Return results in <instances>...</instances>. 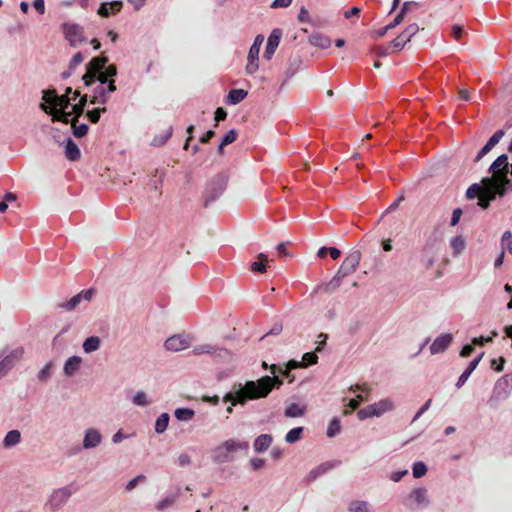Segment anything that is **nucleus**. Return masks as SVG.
Returning <instances> with one entry per match:
<instances>
[{
    "label": "nucleus",
    "instance_id": "obj_52",
    "mask_svg": "<svg viewBox=\"0 0 512 512\" xmlns=\"http://www.w3.org/2000/svg\"><path fill=\"white\" fill-rule=\"evenodd\" d=\"M350 512H367V502L365 501H352L349 505Z\"/></svg>",
    "mask_w": 512,
    "mask_h": 512
},
{
    "label": "nucleus",
    "instance_id": "obj_23",
    "mask_svg": "<svg viewBox=\"0 0 512 512\" xmlns=\"http://www.w3.org/2000/svg\"><path fill=\"white\" fill-rule=\"evenodd\" d=\"M109 100V96L105 91V86L98 84L92 91L90 96L91 104H106Z\"/></svg>",
    "mask_w": 512,
    "mask_h": 512
},
{
    "label": "nucleus",
    "instance_id": "obj_47",
    "mask_svg": "<svg viewBox=\"0 0 512 512\" xmlns=\"http://www.w3.org/2000/svg\"><path fill=\"white\" fill-rule=\"evenodd\" d=\"M332 467L330 463H323L318 468L312 470L308 475L309 481H314L320 474H323Z\"/></svg>",
    "mask_w": 512,
    "mask_h": 512
},
{
    "label": "nucleus",
    "instance_id": "obj_29",
    "mask_svg": "<svg viewBox=\"0 0 512 512\" xmlns=\"http://www.w3.org/2000/svg\"><path fill=\"white\" fill-rule=\"evenodd\" d=\"M82 359L78 356H72L65 362L64 373L66 376H72L79 369Z\"/></svg>",
    "mask_w": 512,
    "mask_h": 512
},
{
    "label": "nucleus",
    "instance_id": "obj_19",
    "mask_svg": "<svg viewBox=\"0 0 512 512\" xmlns=\"http://www.w3.org/2000/svg\"><path fill=\"white\" fill-rule=\"evenodd\" d=\"M123 7L122 1L104 2L97 10V14L101 17L107 18L111 15H116Z\"/></svg>",
    "mask_w": 512,
    "mask_h": 512
},
{
    "label": "nucleus",
    "instance_id": "obj_59",
    "mask_svg": "<svg viewBox=\"0 0 512 512\" xmlns=\"http://www.w3.org/2000/svg\"><path fill=\"white\" fill-rule=\"evenodd\" d=\"M504 136V131L503 130H498L496 131L491 137L490 139L488 140V142L486 143L490 148H493L494 146H496L500 140L502 139V137Z\"/></svg>",
    "mask_w": 512,
    "mask_h": 512
},
{
    "label": "nucleus",
    "instance_id": "obj_12",
    "mask_svg": "<svg viewBox=\"0 0 512 512\" xmlns=\"http://www.w3.org/2000/svg\"><path fill=\"white\" fill-rule=\"evenodd\" d=\"M191 345V339L188 335L177 334L169 337L164 346L168 351L178 352L188 348Z\"/></svg>",
    "mask_w": 512,
    "mask_h": 512
},
{
    "label": "nucleus",
    "instance_id": "obj_56",
    "mask_svg": "<svg viewBox=\"0 0 512 512\" xmlns=\"http://www.w3.org/2000/svg\"><path fill=\"white\" fill-rule=\"evenodd\" d=\"M238 132L236 129L229 130L222 139V146H227L236 141Z\"/></svg>",
    "mask_w": 512,
    "mask_h": 512
},
{
    "label": "nucleus",
    "instance_id": "obj_25",
    "mask_svg": "<svg viewBox=\"0 0 512 512\" xmlns=\"http://www.w3.org/2000/svg\"><path fill=\"white\" fill-rule=\"evenodd\" d=\"M486 196V186L478 183L472 184L466 191V197L468 199H474L478 198V201L480 199H483Z\"/></svg>",
    "mask_w": 512,
    "mask_h": 512
},
{
    "label": "nucleus",
    "instance_id": "obj_33",
    "mask_svg": "<svg viewBox=\"0 0 512 512\" xmlns=\"http://www.w3.org/2000/svg\"><path fill=\"white\" fill-rule=\"evenodd\" d=\"M450 247L453 249V255L461 254L466 248V242L463 236H455L450 240Z\"/></svg>",
    "mask_w": 512,
    "mask_h": 512
},
{
    "label": "nucleus",
    "instance_id": "obj_42",
    "mask_svg": "<svg viewBox=\"0 0 512 512\" xmlns=\"http://www.w3.org/2000/svg\"><path fill=\"white\" fill-rule=\"evenodd\" d=\"M304 411V407H300L298 404L292 403L285 409V416L291 418L299 417L304 414Z\"/></svg>",
    "mask_w": 512,
    "mask_h": 512
},
{
    "label": "nucleus",
    "instance_id": "obj_3",
    "mask_svg": "<svg viewBox=\"0 0 512 512\" xmlns=\"http://www.w3.org/2000/svg\"><path fill=\"white\" fill-rule=\"evenodd\" d=\"M360 247L365 256L372 257L375 261L379 260L384 250V235L381 229L368 232L362 238Z\"/></svg>",
    "mask_w": 512,
    "mask_h": 512
},
{
    "label": "nucleus",
    "instance_id": "obj_27",
    "mask_svg": "<svg viewBox=\"0 0 512 512\" xmlns=\"http://www.w3.org/2000/svg\"><path fill=\"white\" fill-rule=\"evenodd\" d=\"M268 261H269V259H268V256L266 254L259 253L258 256H257V261H253L250 264L251 271L252 272H257V273H264V272H266Z\"/></svg>",
    "mask_w": 512,
    "mask_h": 512
},
{
    "label": "nucleus",
    "instance_id": "obj_21",
    "mask_svg": "<svg viewBox=\"0 0 512 512\" xmlns=\"http://www.w3.org/2000/svg\"><path fill=\"white\" fill-rule=\"evenodd\" d=\"M102 441L101 433L94 429L89 428L86 430L84 439H83V447L85 449H91L97 447Z\"/></svg>",
    "mask_w": 512,
    "mask_h": 512
},
{
    "label": "nucleus",
    "instance_id": "obj_63",
    "mask_svg": "<svg viewBox=\"0 0 512 512\" xmlns=\"http://www.w3.org/2000/svg\"><path fill=\"white\" fill-rule=\"evenodd\" d=\"M463 33H464V30H463L462 26H460L458 24H454L452 26L451 35L455 40H459L462 37Z\"/></svg>",
    "mask_w": 512,
    "mask_h": 512
},
{
    "label": "nucleus",
    "instance_id": "obj_2",
    "mask_svg": "<svg viewBox=\"0 0 512 512\" xmlns=\"http://www.w3.org/2000/svg\"><path fill=\"white\" fill-rule=\"evenodd\" d=\"M360 260L361 252L359 250H354L350 252L343 260L336 275L325 285L324 290L326 292H332L335 289H337L340 286L343 278L356 271L360 263Z\"/></svg>",
    "mask_w": 512,
    "mask_h": 512
},
{
    "label": "nucleus",
    "instance_id": "obj_57",
    "mask_svg": "<svg viewBox=\"0 0 512 512\" xmlns=\"http://www.w3.org/2000/svg\"><path fill=\"white\" fill-rule=\"evenodd\" d=\"M363 400H367V396H365V397H364L362 394H358V395H357V399H351V400L349 401V403H348V407H350V409H351V410H350V411L345 410V411H344V414H346V415H347V414L352 413V411H354L355 409H357V408H358V406H359V402H360V401H363Z\"/></svg>",
    "mask_w": 512,
    "mask_h": 512
},
{
    "label": "nucleus",
    "instance_id": "obj_30",
    "mask_svg": "<svg viewBox=\"0 0 512 512\" xmlns=\"http://www.w3.org/2000/svg\"><path fill=\"white\" fill-rule=\"evenodd\" d=\"M301 364L296 360H290L285 367H278L276 372L281 374L282 376L288 378L289 383L294 381V376L290 375V371L296 368H299Z\"/></svg>",
    "mask_w": 512,
    "mask_h": 512
},
{
    "label": "nucleus",
    "instance_id": "obj_10",
    "mask_svg": "<svg viewBox=\"0 0 512 512\" xmlns=\"http://www.w3.org/2000/svg\"><path fill=\"white\" fill-rule=\"evenodd\" d=\"M429 504L427 490L425 488H416L410 492L405 499V505L412 510H417Z\"/></svg>",
    "mask_w": 512,
    "mask_h": 512
},
{
    "label": "nucleus",
    "instance_id": "obj_7",
    "mask_svg": "<svg viewBox=\"0 0 512 512\" xmlns=\"http://www.w3.org/2000/svg\"><path fill=\"white\" fill-rule=\"evenodd\" d=\"M72 93V88L68 87L65 91L64 95H57L56 90H44L43 91V101L45 104H49L51 108L60 107L62 109L68 108L70 105L69 94Z\"/></svg>",
    "mask_w": 512,
    "mask_h": 512
},
{
    "label": "nucleus",
    "instance_id": "obj_54",
    "mask_svg": "<svg viewBox=\"0 0 512 512\" xmlns=\"http://www.w3.org/2000/svg\"><path fill=\"white\" fill-rule=\"evenodd\" d=\"M103 112H106V108L105 107H102V108H95L93 110H88L86 112V115L87 117L89 118V120L92 122V123H97L100 119V116H101V113Z\"/></svg>",
    "mask_w": 512,
    "mask_h": 512
},
{
    "label": "nucleus",
    "instance_id": "obj_43",
    "mask_svg": "<svg viewBox=\"0 0 512 512\" xmlns=\"http://www.w3.org/2000/svg\"><path fill=\"white\" fill-rule=\"evenodd\" d=\"M178 497H179V490H177L175 493H173L171 495L166 496L164 499L159 501V503L157 504V508L160 510H163V509H166V508L172 506Z\"/></svg>",
    "mask_w": 512,
    "mask_h": 512
},
{
    "label": "nucleus",
    "instance_id": "obj_13",
    "mask_svg": "<svg viewBox=\"0 0 512 512\" xmlns=\"http://www.w3.org/2000/svg\"><path fill=\"white\" fill-rule=\"evenodd\" d=\"M71 496V490L68 487H63L55 490L50 496L46 507L52 511H55L61 507Z\"/></svg>",
    "mask_w": 512,
    "mask_h": 512
},
{
    "label": "nucleus",
    "instance_id": "obj_32",
    "mask_svg": "<svg viewBox=\"0 0 512 512\" xmlns=\"http://www.w3.org/2000/svg\"><path fill=\"white\" fill-rule=\"evenodd\" d=\"M248 92L243 89H231L227 95V102L232 105H236L243 101Z\"/></svg>",
    "mask_w": 512,
    "mask_h": 512
},
{
    "label": "nucleus",
    "instance_id": "obj_16",
    "mask_svg": "<svg viewBox=\"0 0 512 512\" xmlns=\"http://www.w3.org/2000/svg\"><path fill=\"white\" fill-rule=\"evenodd\" d=\"M94 294L95 289L93 288L83 290L79 294L73 296L68 302L59 304V307L66 310H74L83 299L90 301Z\"/></svg>",
    "mask_w": 512,
    "mask_h": 512
},
{
    "label": "nucleus",
    "instance_id": "obj_58",
    "mask_svg": "<svg viewBox=\"0 0 512 512\" xmlns=\"http://www.w3.org/2000/svg\"><path fill=\"white\" fill-rule=\"evenodd\" d=\"M133 403L138 406H146L149 404V401L143 391H138L133 398Z\"/></svg>",
    "mask_w": 512,
    "mask_h": 512
},
{
    "label": "nucleus",
    "instance_id": "obj_4",
    "mask_svg": "<svg viewBox=\"0 0 512 512\" xmlns=\"http://www.w3.org/2000/svg\"><path fill=\"white\" fill-rule=\"evenodd\" d=\"M482 184L486 186V196L478 201V206L482 209H487L497 197L502 198L512 190V183L504 184V182L495 181L494 178H483Z\"/></svg>",
    "mask_w": 512,
    "mask_h": 512
},
{
    "label": "nucleus",
    "instance_id": "obj_41",
    "mask_svg": "<svg viewBox=\"0 0 512 512\" xmlns=\"http://www.w3.org/2000/svg\"><path fill=\"white\" fill-rule=\"evenodd\" d=\"M380 414L381 413L377 411L373 405L362 408L357 412V416L360 420H365L372 416H379Z\"/></svg>",
    "mask_w": 512,
    "mask_h": 512
},
{
    "label": "nucleus",
    "instance_id": "obj_48",
    "mask_svg": "<svg viewBox=\"0 0 512 512\" xmlns=\"http://www.w3.org/2000/svg\"><path fill=\"white\" fill-rule=\"evenodd\" d=\"M318 362V356L315 352H307L302 357V362L300 367H307L309 365H314Z\"/></svg>",
    "mask_w": 512,
    "mask_h": 512
},
{
    "label": "nucleus",
    "instance_id": "obj_5",
    "mask_svg": "<svg viewBox=\"0 0 512 512\" xmlns=\"http://www.w3.org/2000/svg\"><path fill=\"white\" fill-rule=\"evenodd\" d=\"M510 164L506 154L498 156L491 164L489 171L492 173L490 178H494L497 182H504V184L512 183L508 177L510 172Z\"/></svg>",
    "mask_w": 512,
    "mask_h": 512
},
{
    "label": "nucleus",
    "instance_id": "obj_18",
    "mask_svg": "<svg viewBox=\"0 0 512 512\" xmlns=\"http://www.w3.org/2000/svg\"><path fill=\"white\" fill-rule=\"evenodd\" d=\"M40 108L47 114L52 115L53 122L59 121V122L65 123V124H67L69 122L71 123V119H69V116L71 115V113L66 112L65 109L51 108L49 105H47L45 103H41Z\"/></svg>",
    "mask_w": 512,
    "mask_h": 512
},
{
    "label": "nucleus",
    "instance_id": "obj_24",
    "mask_svg": "<svg viewBox=\"0 0 512 512\" xmlns=\"http://www.w3.org/2000/svg\"><path fill=\"white\" fill-rule=\"evenodd\" d=\"M482 355H483V354H481L479 357H477V358L473 359V360L469 363L468 367H467V368L465 369V371L460 375V377H459V379H458V381H457V383H456V387H457V388H461V387L465 384V382L468 380V378H469V376L471 375V373H472V372L476 369V367L478 366V364H479V362H480V360H481V358H482Z\"/></svg>",
    "mask_w": 512,
    "mask_h": 512
},
{
    "label": "nucleus",
    "instance_id": "obj_15",
    "mask_svg": "<svg viewBox=\"0 0 512 512\" xmlns=\"http://www.w3.org/2000/svg\"><path fill=\"white\" fill-rule=\"evenodd\" d=\"M282 37V30L281 29H273L271 34L268 37L266 49L264 51L263 57L266 60H270L272 56L274 55L277 47L279 46L280 39Z\"/></svg>",
    "mask_w": 512,
    "mask_h": 512
},
{
    "label": "nucleus",
    "instance_id": "obj_26",
    "mask_svg": "<svg viewBox=\"0 0 512 512\" xmlns=\"http://www.w3.org/2000/svg\"><path fill=\"white\" fill-rule=\"evenodd\" d=\"M249 447L248 443L246 442H239L235 441L233 439L226 440L221 444V449L225 450L226 453L235 452L238 450H247Z\"/></svg>",
    "mask_w": 512,
    "mask_h": 512
},
{
    "label": "nucleus",
    "instance_id": "obj_14",
    "mask_svg": "<svg viewBox=\"0 0 512 512\" xmlns=\"http://www.w3.org/2000/svg\"><path fill=\"white\" fill-rule=\"evenodd\" d=\"M225 183L220 177L214 178L205 192V206H208L209 203L215 201L224 191Z\"/></svg>",
    "mask_w": 512,
    "mask_h": 512
},
{
    "label": "nucleus",
    "instance_id": "obj_62",
    "mask_svg": "<svg viewBox=\"0 0 512 512\" xmlns=\"http://www.w3.org/2000/svg\"><path fill=\"white\" fill-rule=\"evenodd\" d=\"M505 358L504 357H500L498 360L497 359H493L491 361V367L497 371V372H501L504 368V364H505Z\"/></svg>",
    "mask_w": 512,
    "mask_h": 512
},
{
    "label": "nucleus",
    "instance_id": "obj_55",
    "mask_svg": "<svg viewBox=\"0 0 512 512\" xmlns=\"http://www.w3.org/2000/svg\"><path fill=\"white\" fill-rule=\"evenodd\" d=\"M502 249H506L512 254V234L510 231H506L502 235Z\"/></svg>",
    "mask_w": 512,
    "mask_h": 512
},
{
    "label": "nucleus",
    "instance_id": "obj_45",
    "mask_svg": "<svg viewBox=\"0 0 512 512\" xmlns=\"http://www.w3.org/2000/svg\"><path fill=\"white\" fill-rule=\"evenodd\" d=\"M302 433H303L302 427L293 428L286 434L285 440L288 443H295L296 441H298L301 438Z\"/></svg>",
    "mask_w": 512,
    "mask_h": 512
},
{
    "label": "nucleus",
    "instance_id": "obj_51",
    "mask_svg": "<svg viewBox=\"0 0 512 512\" xmlns=\"http://www.w3.org/2000/svg\"><path fill=\"white\" fill-rule=\"evenodd\" d=\"M419 31V26L416 23L410 24L402 33V37L409 42L410 39Z\"/></svg>",
    "mask_w": 512,
    "mask_h": 512
},
{
    "label": "nucleus",
    "instance_id": "obj_22",
    "mask_svg": "<svg viewBox=\"0 0 512 512\" xmlns=\"http://www.w3.org/2000/svg\"><path fill=\"white\" fill-rule=\"evenodd\" d=\"M418 6L419 4L416 2H405L399 13L395 16L394 20L386 25V31L399 25L404 20L406 13L413 9H417Z\"/></svg>",
    "mask_w": 512,
    "mask_h": 512
},
{
    "label": "nucleus",
    "instance_id": "obj_61",
    "mask_svg": "<svg viewBox=\"0 0 512 512\" xmlns=\"http://www.w3.org/2000/svg\"><path fill=\"white\" fill-rule=\"evenodd\" d=\"M145 480H146L145 475H142V474H141V475L136 476L135 478H133L132 480H130V481L127 483V485H126V490H127V491H131V490H133L139 482H143V481H145Z\"/></svg>",
    "mask_w": 512,
    "mask_h": 512
},
{
    "label": "nucleus",
    "instance_id": "obj_46",
    "mask_svg": "<svg viewBox=\"0 0 512 512\" xmlns=\"http://www.w3.org/2000/svg\"><path fill=\"white\" fill-rule=\"evenodd\" d=\"M311 43L322 49H326L330 46L331 41L329 38L324 37L322 35H314L311 37Z\"/></svg>",
    "mask_w": 512,
    "mask_h": 512
},
{
    "label": "nucleus",
    "instance_id": "obj_31",
    "mask_svg": "<svg viewBox=\"0 0 512 512\" xmlns=\"http://www.w3.org/2000/svg\"><path fill=\"white\" fill-rule=\"evenodd\" d=\"M65 156L70 161H76L81 157L80 149L71 139H68L66 143Z\"/></svg>",
    "mask_w": 512,
    "mask_h": 512
},
{
    "label": "nucleus",
    "instance_id": "obj_38",
    "mask_svg": "<svg viewBox=\"0 0 512 512\" xmlns=\"http://www.w3.org/2000/svg\"><path fill=\"white\" fill-rule=\"evenodd\" d=\"M174 415L179 421H189L194 417L195 412L190 408H178Z\"/></svg>",
    "mask_w": 512,
    "mask_h": 512
},
{
    "label": "nucleus",
    "instance_id": "obj_20",
    "mask_svg": "<svg viewBox=\"0 0 512 512\" xmlns=\"http://www.w3.org/2000/svg\"><path fill=\"white\" fill-rule=\"evenodd\" d=\"M452 342V335L449 333L438 336L430 346L431 354L444 352Z\"/></svg>",
    "mask_w": 512,
    "mask_h": 512
},
{
    "label": "nucleus",
    "instance_id": "obj_6",
    "mask_svg": "<svg viewBox=\"0 0 512 512\" xmlns=\"http://www.w3.org/2000/svg\"><path fill=\"white\" fill-rule=\"evenodd\" d=\"M108 63V58L104 55L92 58L86 64V72L82 76V80L86 87L93 86V77L104 71L106 64Z\"/></svg>",
    "mask_w": 512,
    "mask_h": 512
},
{
    "label": "nucleus",
    "instance_id": "obj_8",
    "mask_svg": "<svg viewBox=\"0 0 512 512\" xmlns=\"http://www.w3.org/2000/svg\"><path fill=\"white\" fill-rule=\"evenodd\" d=\"M264 41V37L262 35H257L254 39L252 46L249 49L248 57H247V65L245 67L246 73L249 75L254 74L258 68V56L260 52L261 45Z\"/></svg>",
    "mask_w": 512,
    "mask_h": 512
},
{
    "label": "nucleus",
    "instance_id": "obj_9",
    "mask_svg": "<svg viewBox=\"0 0 512 512\" xmlns=\"http://www.w3.org/2000/svg\"><path fill=\"white\" fill-rule=\"evenodd\" d=\"M62 29L65 38L69 41L71 46L77 47L85 42L84 29L80 25L64 23Z\"/></svg>",
    "mask_w": 512,
    "mask_h": 512
},
{
    "label": "nucleus",
    "instance_id": "obj_40",
    "mask_svg": "<svg viewBox=\"0 0 512 512\" xmlns=\"http://www.w3.org/2000/svg\"><path fill=\"white\" fill-rule=\"evenodd\" d=\"M87 101H88V95L84 94L80 97L79 102L77 104L73 105V107H72V113L74 114L73 118H79L83 114L84 108L87 104Z\"/></svg>",
    "mask_w": 512,
    "mask_h": 512
},
{
    "label": "nucleus",
    "instance_id": "obj_60",
    "mask_svg": "<svg viewBox=\"0 0 512 512\" xmlns=\"http://www.w3.org/2000/svg\"><path fill=\"white\" fill-rule=\"evenodd\" d=\"M84 60V56L81 52H77L73 55L69 62V69L74 70L79 64H81Z\"/></svg>",
    "mask_w": 512,
    "mask_h": 512
},
{
    "label": "nucleus",
    "instance_id": "obj_64",
    "mask_svg": "<svg viewBox=\"0 0 512 512\" xmlns=\"http://www.w3.org/2000/svg\"><path fill=\"white\" fill-rule=\"evenodd\" d=\"M109 80H110V78L108 76H106V73L104 71H102L93 77V85L96 82H99L100 85H105Z\"/></svg>",
    "mask_w": 512,
    "mask_h": 512
},
{
    "label": "nucleus",
    "instance_id": "obj_50",
    "mask_svg": "<svg viewBox=\"0 0 512 512\" xmlns=\"http://www.w3.org/2000/svg\"><path fill=\"white\" fill-rule=\"evenodd\" d=\"M427 472V466L423 462H416L413 465L412 473L414 478H420L424 476Z\"/></svg>",
    "mask_w": 512,
    "mask_h": 512
},
{
    "label": "nucleus",
    "instance_id": "obj_34",
    "mask_svg": "<svg viewBox=\"0 0 512 512\" xmlns=\"http://www.w3.org/2000/svg\"><path fill=\"white\" fill-rule=\"evenodd\" d=\"M100 343L101 341L99 337L91 336L84 341L82 347L86 353H91L98 350V348L100 347Z\"/></svg>",
    "mask_w": 512,
    "mask_h": 512
},
{
    "label": "nucleus",
    "instance_id": "obj_35",
    "mask_svg": "<svg viewBox=\"0 0 512 512\" xmlns=\"http://www.w3.org/2000/svg\"><path fill=\"white\" fill-rule=\"evenodd\" d=\"M71 126L73 129V135L77 138L85 136L88 132V125L84 123L78 124V118L71 119Z\"/></svg>",
    "mask_w": 512,
    "mask_h": 512
},
{
    "label": "nucleus",
    "instance_id": "obj_36",
    "mask_svg": "<svg viewBox=\"0 0 512 512\" xmlns=\"http://www.w3.org/2000/svg\"><path fill=\"white\" fill-rule=\"evenodd\" d=\"M21 434L18 430L9 431L3 441L5 447H11L20 442Z\"/></svg>",
    "mask_w": 512,
    "mask_h": 512
},
{
    "label": "nucleus",
    "instance_id": "obj_49",
    "mask_svg": "<svg viewBox=\"0 0 512 512\" xmlns=\"http://www.w3.org/2000/svg\"><path fill=\"white\" fill-rule=\"evenodd\" d=\"M341 430L340 421L337 418H334L330 421L328 428H327V436L328 437H334L336 436Z\"/></svg>",
    "mask_w": 512,
    "mask_h": 512
},
{
    "label": "nucleus",
    "instance_id": "obj_39",
    "mask_svg": "<svg viewBox=\"0 0 512 512\" xmlns=\"http://www.w3.org/2000/svg\"><path fill=\"white\" fill-rule=\"evenodd\" d=\"M169 423V415L167 413H162L155 422V431L156 433H163L168 427Z\"/></svg>",
    "mask_w": 512,
    "mask_h": 512
},
{
    "label": "nucleus",
    "instance_id": "obj_1",
    "mask_svg": "<svg viewBox=\"0 0 512 512\" xmlns=\"http://www.w3.org/2000/svg\"><path fill=\"white\" fill-rule=\"evenodd\" d=\"M273 377L263 376L257 381H247L244 385L239 384L233 386V391L228 392L223 401H231L232 405H244L248 400H255L265 398L274 388H280L283 385V380L276 375L277 365L273 364L270 367Z\"/></svg>",
    "mask_w": 512,
    "mask_h": 512
},
{
    "label": "nucleus",
    "instance_id": "obj_37",
    "mask_svg": "<svg viewBox=\"0 0 512 512\" xmlns=\"http://www.w3.org/2000/svg\"><path fill=\"white\" fill-rule=\"evenodd\" d=\"M406 43H407V41L400 34L394 40H392L391 42L386 44V53L388 51H391V52L399 51L405 46Z\"/></svg>",
    "mask_w": 512,
    "mask_h": 512
},
{
    "label": "nucleus",
    "instance_id": "obj_28",
    "mask_svg": "<svg viewBox=\"0 0 512 512\" xmlns=\"http://www.w3.org/2000/svg\"><path fill=\"white\" fill-rule=\"evenodd\" d=\"M272 436L269 434H262L254 441V450L258 453L264 452L269 448L272 443Z\"/></svg>",
    "mask_w": 512,
    "mask_h": 512
},
{
    "label": "nucleus",
    "instance_id": "obj_17",
    "mask_svg": "<svg viewBox=\"0 0 512 512\" xmlns=\"http://www.w3.org/2000/svg\"><path fill=\"white\" fill-rule=\"evenodd\" d=\"M512 390V373L501 377L494 386V395L497 398H505Z\"/></svg>",
    "mask_w": 512,
    "mask_h": 512
},
{
    "label": "nucleus",
    "instance_id": "obj_44",
    "mask_svg": "<svg viewBox=\"0 0 512 512\" xmlns=\"http://www.w3.org/2000/svg\"><path fill=\"white\" fill-rule=\"evenodd\" d=\"M213 459L217 463H224L229 461L231 458L229 456V453H226L225 450L221 449V445H219L215 450L213 451Z\"/></svg>",
    "mask_w": 512,
    "mask_h": 512
},
{
    "label": "nucleus",
    "instance_id": "obj_53",
    "mask_svg": "<svg viewBox=\"0 0 512 512\" xmlns=\"http://www.w3.org/2000/svg\"><path fill=\"white\" fill-rule=\"evenodd\" d=\"M215 352V348L210 344H203L193 348L192 353L194 355L210 354Z\"/></svg>",
    "mask_w": 512,
    "mask_h": 512
},
{
    "label": "nucleus",
    "instance_id": "obj_11",
    "mask_svg": "<svg viewBox=\"0 0 512 512\" xmlns=\"http://www.w3.org/2000/svg\"><path fill=\"white\" fill-rule=\"evenodd\" d=\"M24 349L18 347L0 362V379L4 377L23 357Z\"/></svg>",
    "mask_w": 512,
    "mask_h": 512
}]
</instances>
